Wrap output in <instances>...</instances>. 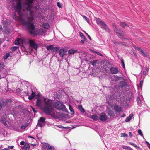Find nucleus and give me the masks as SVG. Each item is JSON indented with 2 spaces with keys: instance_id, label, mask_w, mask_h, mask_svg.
Returning a JSON list of instances; mask_svg holds the SVG:
<instances>
[{
  "instance_id": "nucleus-1",
  "label": "nucleus",
  "mask_w": 150,
  "mask_h": 150,
  "mask_svg": "<svg viewBox=\"0 0 150 150\" xmlns=\"http://www.w3.org/2000/svg\"><path fill=\"white\" fill-rule=\"evenodd\" d=\"M34 0H27V2L25 5L27 6H25V9L27 11H30L29 16L28 17V21H26L24 19H21V21L23 25L26 27L29 31L31 34L38 35L35 30V28L34 24L31 22L34 19V12L31 11L33 6L31 4L33 3Z\"/></svg>"
},
{
  "instance_id": "nucleus-2",
  "label": "nucleus",
  "mask_w": 150,
  "mask_h": 150,
  "mask_svg": "<svg viewBox=\"0 0 150 150\" xmlns=\"http://www.w3.org/2000/svg\"><path fill=\"white\" fill-rule=\"evenodd\" d=\"M42 109L43 111L46 114L53 117L55 116V111L53 109L51 101L49 100L45 101L44 105Z\"/></svg>"
},
{
  "instance_id": "nucleus-3",
  "label": "nucleus",
  "mask_w": 150,
  "mask_h": 150,
  "mask_svg": "<svg viewBox=\"0 0 150 150\" xmlns=\"http://www.w3.org/2000/svg\"><path fill=\"white\" fill-rule=\"evenodd\" d=\"M54 106L59 110H61L64 111L66 109L65 105L61 102L57 101L53 104Z\"/></svg>"
},
{
  "instance_id": "nucleus-4",
  "label": "nucleus",
  "mask_w": 150,
  "mask_h": 150,
  "mask_svg": "<svg viewBox=\"0 0 150 150\" xmlns=\"http://www.w3.org/2000/svg\"><path fill=\"white\" fill-rule=\"evenodd\" d=\"M112 26L114 28V30L115 32L117 35L119 37H123L125 36V34L124 32L118 28L117 25L114 23L112 24Z\"/></svg>"
},
{
  "instance_id": "nucleus-5",
  "label": "nucleus",
  "mask_w": 150,
  "mask_h": 150,
  "mask_svg": "<svg viewBox=\"0 0 150 150\" xmlns=\"http://www.w3.org/2000/svg\"><path fill=\"white\" fill-rule=\"evenodd\" d=\"M47 49L48 51L51 50L52 52H55L58 50L59 48L57 47H54L53 45H50L47 47Z\"/></svg>"
},
{
  "instance_id": "nucleus-6",
  "label": "nucleus",
  "mask_w": 150,
  "mask_h": 150,
  "mask_svg": "<svg viewBox=\"0 0 150 150\" xmlns=\"http://www.w3.org/2000/svg\"><path fill=\"white\" fill-rule=\"evenodd\" d=\"M135 50H137L139 52H140L144 57H146L148 56V53L146 52H145L144 50H142L141 48L135 47Z\"/></svg>"
},
{
  "instance_id": "nucleus-7",
  "label": "nucleus",
  "mask_w": 150,
  "mask_h": 150,
  "mask_svg": "<svg viewBox=\"0 0 150 150\" xmlns=\"http://www.w3.org/2000/svg\"><path fill=\"white\" fill-rule=\"evenodd\" d=\"M29 43L30 46L32 47L35 50H36L38 48V45L37 44L35 43L34 41L30 40L29 41Z\"/></svg>"
},
{
  "instance_id": "nucleus-8",
  "label": "nucleus",
  "mask_w": 150,
  "mask_h": 150,
  "mask_svg": "<svg viewBox=\"0 0 150 150\" xmlns=\"http://www.w3.org/2000/svg\"><path fill=\"white\" fill-rule=\"evenodd\" d=\"M99 119L102 122H105L107 119V117L104 113H102L100 115Z\"/></svg>"
},
{
  "instance_id": "nucleus-9",
  "label": "nucleus",
  "mask_w": 150,
  "mask_h": 150,
  "mask_svg": "<svg viewBox=\"0 0 150 150\" xmlns=\"http://www.w3.org/2000/svg\"><path fill=\"white\" fill-rule=\"evenodd\" d=\"M101 26V28L105 31L109 33L110 32V29L105 22Z\"/></svg>"
},
{
  "instance_id": "nucleus-10",
  "label": "nucleus",
  "mask_w": 150,
  "mask_h": 150,
  "mask_svg": "<svg viewBox=\"0 0 150 150\" xmlns=\"http://www.w3.org/2000/svg\"><path fill=\"white\" fill-rule=\"evenodd\" d=\"M110 70L111 73L112 74H116L119 72L118 69L114 67L110 68Z\"/></svg>"
},
{
  "instance_id": "nucleus-11",
  "label": "nucleus",
  "mask_w": 150,
  "mask_h": 150,
  "mask_svg": "<svg viewBox=\"0 0 150 150\" xmlns=\"http://www.w3.org/2000/svg\"><path fill=\"white\" fill-rule=\"evenodd\" d=\"M66 51L64 49H60L59 51V55L61 57H63L66 54Z\"/></svg>"
},
{
  "instance_id": "nucleus-12",
  "label": "nucleus",
  "mask_w": 150,
  "mask_h": 150,
  "mask_svg": "<svg viewBox=\"0 0 150 150\" xmlns=\"http://www.w3.org/2000/svg\"><path fill=\"white\" fill-rule=\"evenodd\" d=\"M31 91L32 93L31 95H29L28 96V99L30 100H31L36 96L35 93L33 91L32 89H31Z\"/></svg>"
},
{
  "instance_id": "nucleus-13",
  "label": "nucleus",
  "mask_w": 150,
  "mask_h": 150,
  "mask_svg": "<svg viewBox=\"0 0 150 150\" xmlns=\"http://www.w3.org/2000/svg\"><path fill=\"white\" fill-rule=\"evenodd\" d=\"M96 23L98 25L101 26L105 22L99 18H97Z\"/></svg>"
},
{
  "instance_id": "nucleus-14",
  "label": "nucleus",
  "mask_w": 150,
  "mask_h": 150,
  "mask_svg": "<svg viewBox=\"0 0 150 150\" xmlns=\"http://www.w3.org/2000/svg\"><path fill=\"white\" fill-rule=\"evenodd\" d=\"M44 145L46 147L47 149L49 150H54V148L53 146H50L49 144L45 143Z\"/></svg>"
},
{
  "instance_id": "nucleus-15",
  "label": "nucleus",
  "mask_w": 150,
  "mask_h": 150,
  "mask_svg": "<svg viewBox=\"0 0 150 150\" xmlns=\"http://www.w3.org/2000/svg\"><path fill=\"white\" fill-rule=\"evenodd\" d=\"M15 8L16 9H18L19 11H20L21 8V4L20 2H18Z\"/></svg>"
},
{
  "instance_id": "nucleus-16",
  "label": "nucleus",
  "mask_w": 150,
  "mask_h": 150,
  "mask_svg": "<svg viewBox=\"0 0 150 150\" xmlns=\"http://www.w3.org/2000/svg\"><path fill=\"white\" fill-rule=\"evenodd\" d=\"M114 109L116 111L118 112H120L121 111V107L117 105H115L114 106Z\"/></svg>"
},
{
  "instance_id": "nucleus-17",
  "label": "nucleus",
  "mask_w": 150,
  "mask_h": 150,
  "mask_svg": "<svg viewBox=\"0 0 150 150\" xmlns=\"http://www.w3.org/2000/svg\"><path fill=\"white\" fill-rule=\"evenodd\" d=\"M77 51L75 49H71L68 50V53L69 54L71 55L74 54L77 52Z\"/></svg>"
},
{
  "instance_id": "nucleus-18",
  "label": "nucleus",
  "mask_w": 150,
  "mask_h": 150,
  "mask_svg": "<svg viewBox=\"0 0 150 150\" xmlns=\"http://www.w3.org/2000/svg\"><path fill=\"white\" fill-rule=\"evenodd\" d=\"M36 105L38 107H41L42 105V100H41L38 99L37 100L36 102Z\"/></svg>"
},
{
  "instance_id": "nucleus-19",
  "label": "nucleus",
  "mask_w": 150,
  "mask_h": 150,
  "mask_svg": "<svg viewBox=\"0 0 150 150\" xmlns=\"http://www.w3.org/2000/svg\"><path fill=\"white\" fill-rule=\"evenodd\" d=\"M30 146L29 144L28 143H26L24 145L23 147V148L26 150H28L30 149Z\"/></svg>"
},
{
  "instance_id": "nucleus-20",
  "label": "nucleus",
  "mask_w": 150,
  "mask_h": 150,
  "mask_svg": "<svg viewBox=\"0 0 150 150\" xmlns=\"http://www.w3.org/2000/svg\"><path fill=\"white\" fill-rule=\"evenodd\" d=\"M90 118L93 119L94 121H97L99 119V117L95 115H92Z\"/></svg>"
},
{
  "instance_id": "nucleus-21",
  "label": "nucleus",
  "mask_w": 150,
  "mask_h": 150,
  "mask_svg": "<svg viewBox=\"0 0 150 150\" xmlns=\"http://www.w3.org/2000/svg\"><path fill=\"white\" fill-rule=\"evenodd\" d=\"M133 116V115L132 114H131L129 116L127 117L125 120V122H127L129 121L132 119Z\"/></svg>"
},
{
  "instance_id": "nucleus-22",
  "label": "nucleus",
  "mask_w": 150,
  "mask_h": 150,
  "mask_svg": "<svg viewBox=\"0 0 150 150\" xmlns=\"http://www.w3.org/2000/svg\"><path fill=\"white\" fill-rule=\"evenodd\" d=\"M78 108L79 110L82 112L84 113L85 112V110L84 108H83L81 105H78Z\"/></svg>"
},
{
  "instance_id": "nucleus-23",
  "label": "nucleus",
  "mask_w": 150,
  "mask_h": 150,
  "mask_svg": "<svg viewBox=\"0 0 150 150\" xmlns=\"http://www.w3.org/2000/svg\"><path fill=\"white\" fill-rule=\"evenodd\" d=\"M120 86L122 87H125L127 85L126 82L124 81H122L120 82Z\"/></svg>"
},
{
  "instance_id": "nucleus-24",
  "label": "nucleus",
  "mask_w": 150,
  "mask_h": 150,
  "mask_svg": "<svg viewBox=\"0 0 150 150\" xmlns=\"http://www.w3.org/2000/svg\"><path fill=\"white\" fill-rule=\"evenodd\" d=\"M69 110H70L71 111V115H73L74 114V111L72 108V106L71 105H69Z\"/></svg>"
},
{
  "instance_id": "nucleus-25",
  "label": "nucleus",
  "mask_w": 150,
  "mask_h": 150,
  "mask_svg": "<svg viewBox=\"0 0 150 150\" xmlns=\"http://www.w3.org/2000/svg\"><path fill=\"white\" fill-rule=\"evenodd\" d=\"M43 27L45 29H48L49 27V25L48 23H45L43 24Z\"/></svg>"
},
{
  "instance_id": "nucleus-26",
  "label": "nucleus",
  "mask_w": 150,
  "mask_h": 150,
  "mask_svg": "<svg viewBox=\"0 0 150 150\" xmlns=\"http://www.w3.org/2000/svg\"><path fill=\"white\" fill-rule=\"evenodd\" d=\"M120 25L123 28H124L125 26H129L127 25L125 22H121L120 24Z\"/></svg>"
},
{
  "instance_id": "nucleus-27",
  "label": "nucleus",
  "mask_w": 150,
  "mask_h": 150,
  "mask_svg": "<svg viewBox=\"0 0 150 150\" xmlns=\"http://www.w3.org/2000/svg\"><path fill=\"white\" fill-rule=\"evenodd\" d=\"M10 54L9 53H6L3 57V58L4 60H6L9 57Z\"/></svg>"
},
{
  "instance_id": "nucleus-28",
  "label": "nucleus",
  "mask_w": 150,
  "mask_h": 150,
  "mask_svg": "<svg viewBox=\"0 0 150 150\" xmlns=\"http://www.w3.org/2000/svg\"><path fill=\"white\" fill-rule=\"evenodd\" d=\"M45 119L43 117H41L38 120V122L44 123L45 122Z\"/></svg>"
},
{
  "instance_id": "nucleus-29",
  "label": "nucleus",
  "mask_w": 150,
  "mask_h": 150,
  "mask_svg": "<svg viewBox=\"0 0 150 150\" xmlns=\"http://www.w3.org/2000/svg\"><path fill=\"white\" fill-rule=\"evenodd\" d=\"M108 113V115L110 117L113 116L114 115L113 112L111 110L109 111Z\"/></svg>"
},
{
  "instance_id": "nucleus-30",
  "label": "nucleus",
  "mask_w": 150,
  "mask_h": 150,
  "mask_svg": "<svg viewBox=\"0 0 150 150\" xmlns=\"http://www.w3.org/2000/svg\"><path fill=\"white\" fill-rule=\"evenodd\" d=\"M20 39L19 38H17V40H15V44L16 45H18L20 44L19 41Z\"/></svg>"
},
{
  "instance_id": "nucleus-31",
  "label": "nucleus",
  "mask_w": 150,
  "mask_h": 150,
  "mask_svg": "<svg viewBox=\"0 0 150 150\" xmlns=\"http://www.w3.org/2000/svg\"><path fill=\"white\" fill-rule=\"evenodd\" d=\"M129 144L130 145L133 146L136 148H137L139 149L140 148L139 147H138L136 144H134V143L132 142H129Z\"/></svg>"
},
{
  "instance_id": "nucleus-32",
  "label": "nucleus",
  "mask_w": 150,
  "mask_h": 150,
  "mask_svg": "<svg viewBox=\"0 0 150 150\" xmlns=\"http://www.w3.org/2000/svg\"><path fill=\"white\" fill-rule=\"evenodd\" d=\"M97 60H93L91 62V64L93 66H94L96 65V64L97 63Z\"/></svg>"
},
{
  "instance_id": "nucleus-33",
  "label": "nucleus",
  "mask_w": 150,
  "mask_h": 150,
  "mask_svg": "<svg viewBox=\"0 0 150 150\" xmlns=\"http://www.w3.org/2000/svg\"><path fill=\"white\" fill-rule=\"evenodd\" d=\"M1 121L4 125H7L6 122V120L5 119H3L2 120H1Z\"/></svg>"
},
{
  "instance_id": "nucleus-34",
  "label": "nucleus",
  "mask_w": 150,
  "mask_h": 150,
  "mask_svg": "<svg viewBox=\"0 0 150 150\" xmlns=\"http://www.w3.org/2000/svg\"><path fill=\"white\" fill-rule=\"evenodd\" d=\"M82 16L86 20V21L88 23H89V19L87 17L84 15H82Z\"/></svg>"
},
{
  "instance_id": "nucleus-35",
  "label": "nucleus",
  "mask_w": 150,
  "mask_h": 150,
  "mask_svg": "<svg viewBox=\"0 0 150 150\" xmlns=\"http://www.w3.org/2000/svg\"><path fill=\"white\" fill-rule=\"evenodd\" d=\"M4 67V63H0V69H3Z\"/></svg>"
},
{
  "instance_id": "nucleus-36",
  "label": "nucleus",
  "mask_w": 150,
  "mask_h": 150,
  "mask_svg": "<svg viewBox=\"0 0 150 150\" xmlns=\"http://www.w3.org/2000/svg\"><path fill=\"white\" fill-rule=\"evenodd\" d=\"M81 34H80V36L81 38L84 40H85V41H86V38L85 36L84 35H83L82 33H81Z\"/></svg>"
},
{
  "instance_id": "nucleus-37",
  "label": "nucleus",
  "mask_w": 150,
  "mask_h": 150,
  "mask_svg": "<svg viewBox=\"0 0 150 150\" xmlns=\"http://www.w3.org/2000/svg\"><path fill=\"white\" fill-rule=\"evenodd\" d=\"M122 147L124 149H126L127 150L130 149V148L129 147H128L126 146H123Z\"/></svg>"
},
{
  "instance_id": "nucleus-38",
  "label": "nucleus",
  "mask_w": 150,
  "mask_h": 150,
  "mask_svg": "<svg viewBox=\"0 0 150 150\" xmlns=\"http://www.w3.org/2000/svg\"><path fill=\"white\" fill-rule=\"evenodd\" d=\"M121 64L123 66V68H125V66L124 64V61L123 59H121Z\"/></svg>"
},
{
  "instance_id": "nucleus-39",
  "label": "nucleus",
  "mask_w": 150,
  "mask_h": 150,
  "mask_svg": "<svg viewBox=\"0 0 150 150\" xmlns=\"http://www.w3.org/2000/svg\"><path fill=\"white\" fill-rule=\"evenodd\" d=\"M138 133L142 137H143V136H144L143 135L141 131V130L140 129H139L138 130Z\"/></svg>"
},
{
  "instance_id": "nucleus-40",
  "label": "nucleus",
  "mask_w": 150,
  "mask_h": 150,
  "mask_svg": "<svg viewBox=\"0 0 150 150\" xmlns=\"http://www.w3.org/2000/svg\"><path fill=\"white\" fill-rule=\"evenodd\" d=\"M56 126L59 128H62V129H64L67 128V127H64L63 126L61 125H57Z\"/></svg>"
},
{
  "instance_id": "nucleus-41",
  "label": "nucleus",
  "mask_w": 150,
  "mask_h": 150,
  "mask_svg": "<svg viewBox=\"0 0 150 150\" xmlns=\"http://www.w3.org/2000/svg\"><path fill=\"white\" fill-rule=\"evenodd\" d=\"M28 124H25V125L22 126L21 127V129H24L28 126Z\"/></svg>"
},
{
  "instance_id": "nucleus-42",
  "label": "nucleus",
  "mask_w": 150,
  "mask_h": 150,
  "mask_svg": "<svg viewBox=\"0 0 150 150\" xmlns=\"http://www.w3.org/2000/svg\"><path fill=\"white\" fill-rule=\"evenodd\" d=\"M57 5L59 8H62V5L59 2H58L57 3Z\"/></svg>"
},
{
  "instance_id": "nucleus-43",
  "label": "nucleus",
  "mask_w": 150,
  "mask_h": 150,
  "mask_svg": "<svg viewBox=\"0 0 150 150\" xmlns=\"http://www.w3.org/2000/svg\"><path fill=\"white\" fill-rule=\"evenodd\" d=\"M143 83V80H142L140 81L139 83V86L140 87L142 88Z\"/></svg>"
},
{
  "instance_id": "nucleus-44",
  "label": "nucleus",
  "mask_w": 150,
  "mask_h": 150,
  "mask_svg": "<svg viewBox=\"0 0 150 150\" xmlns=\"http://www.w3.org/2000/svg\"><path fill=\"white\" fill-rule=\"evenodd\" d=\"M17 48H18V47L15 46L14 47L12 48V50H14V51L16 50Z\"/></svg>"
},
{
  "instance_id": "nucleus-45",
  "label": "nucleus",
  "mask_w": 150,
  "mask_h": 150,
  "mask_svg": "<svg viewBox=\"0 0 150 150\" xmlns=\"http://www.w3.org/2000/svg\"><path fill=\"white\" fill-rule=\"evenodd\" d=\"M121 136L123 137H127L128 135L125 133H122Z\"/></svg>"
},
{
  "instance_id": "nucleus-46",
  "label": "nucleus",
  "mask_w": 150,
  "mask_h": 150,
  "mask_svg": "<svg viewBox=\"0 0 150 150\" xmlns=\"http://www.w3.org/2000/svg\"><path fill=\"white\" fill-rule=\"evenodd\" d=\"M20 144L21 145H23L25 144V142L24 141H22L21 142Z\"/></svg>"
},
{
  "instance_id": "nucleus-47",
  "label": "nucleus",
  "mask_w": 150,
  "mask_h": 150,
  "mask_svg": "<svg viewBox=\"0 0 150 150\" xmlns=\"http://www.w3.org/2000/svg\"><path fill=\"white\" fill-rule=\"evenodd\" d=\"M38 126H40V127H42L44 126L42 124L40 123L39 122H38Z\"/></svg>"
},
{
  "instance_id": "nucleus-48",
  "label": "nucleus",
  "mask_w": 150,
  "mask_h": 150,
  "mask_svg": "<svg viewBox=\"0 0 150 150\" xmlns=\"http://www.w3.org/2000/svg\"><path fill=\"white\" fill-rule=\"evenodd\" d=\"M85 34L88 36V37L89 38V39L91 40V38L90 35L86 32H85Z\"/></svg>"
},
{
  "instance_id": "nucleus-49",
  "label": "nucleus",
  "mask_w": 150,
  "mask_h": 150,
  "mask_svg": "<svg viewBox=\"0 0 150 150\" xmlns=\"http://www.w3.org/2000/svg\"><path fill=\"white\" fill-rule=\"evenodd\" d=\"M14 146H8V149H12L14 148Z\"/></svg>"
},
{
  "instance_id": "nucleus-50",
  "label": "nucleus",
  "mask_w": 150,
  "mask_h": 150,
  "mask_svg": "<svg viewBox=\"0 0 150 150\" xmlns=\"http://www.w3.org/2000/svg\"><path fill=\"white\" fill-rule=\"evenodd\" d=\"M32 110H33V111L35 113H36L37 112V111L35 110V109L33 108V107H31Z\"/></svg>"
},
{
  "instance_id": "nucleus-51",
  "label": "nucleus",
  "mask_w": 150,
  "mask_h": 150,
  "mask_svg": "<svg viewBox=\"0 0 150 150\" xmlns=\"http://www.w3.org/2000/svg\"><path fill=\"white\" fill-rule=\"evenodd\" d=\"M118 43H119L118 44H120V45H125V42L122 43L120 42H119Z\"/></svg>"
},
{
  "instance_id": "nucleus-52",
  "label": "nucleus",
  "mask_w": 150,
  "mask_h": 150,
  "mask_svg": "<svg viewBox=\"0 0 150 150\" xmlns=\"http://www.w3.org/2000/svg\"><path fill=\"white\" fill-rule=\"evenodd\" d=\"M137 100H138V103H139V102H140V99L139 98V97H138L137 98Z\"/></svg>"
},
{
  "instance_id": "nucleus-53",
  "label": "nucleus",
  "mask_w": 150,
  "mask_h": 150,
  "mask_svg": "<svg viewBox=\"0 0 150 150\" xmlns=\"http://www.w3.org/2000/svg\"><path fill=\"white\" fill-rule=\"evenodd\" d=\"M97 54L100 56H102V54L99 52H97Z\"/></svg>"
},
{
  "instance_id": "nucleus-54",
  "label": "nucleus",
  "mask_w": 150,
  "mask_h": 150,
  "mask_svg": "<svg viewBox=\"0 0 150 150\" xmlns=\"http://www.w3.org/2000/svg\"><path fill=\"white\" fill-rule=\"evenodd\" d=\"M129 134L130 137H131L132 136V133L131 132H129Z\"/></svg>"
},
{
  "instance_id": "nucleus-55",
  "label": "nucleus",
  "mask_w": 150,
  "mask_h": 150,
  "mask_svg": "<svg viewBox=\"0 0 150 150\" xmlns=\"http://www.w3.org/2000/svg\"><path fill=\"white\" fill-rule=\"evenodd\" d=\"M84 40H81V43H82V44H83L84 43Z\"/></svg>"
},
{
  "instance_id": "nucleus-56",
  "label": "nucleus",
  "mask_w": 150,
  "mask_h": 150,
  "mask_svg": "<svg viewBox=\"0 0 150 150\" xmlns=\"http://www.w3.org/2000/svg\"><path fill=\"white\" fill-rule=\"evenodd\" d=\"M28 138H33V139H34V137H33L32 136H28Z\"/></svg>"
},
{
  "instance_id": "nucleus-57",
  "label": "nucleus",
  "mask_w": 150,
  "mask_h": 150,
  "mask_svg": "<svg viewBox=\"0 0 150 150\" xmlns=\"http://www.w3.org/2000/svg\"><path fill=\"white\" fill-rule=\"evenodd\" d=\"M12 102V100L11 99H9L7 100V102H10V103Z\"/></svg>"
},
{
  "instance_id": "nucleus-58",
  "label": "nucleus",
  "mask_w": 150,
  "mask_h": 150,
  "mask_svg": "<svg viewBox=\"0 0 150 150\" xmlns=\"http://www.w3.org/2000/svg\"><path fill=\"white\" fill-rule=\"evenodd\" d=\"M125 116H126V115H125V114H124L121 116V117H123Z\"/></svg>"
},
{
  "instance_id": "nucleus-59",
  "label": "nucleus",
  "mask_w": 150,
  "mask_h": 150,
  "mask_svg": "<svg viewBox=\"0 0 150 150\" xmlns=\"http://www.w3.org/2000/svg\"><path fill=\"white\" fill-rule=\"evenodd\" d=\"M2 107V105L1 103H0V110L1 109Z\"/></svg>"
},
{
  "instance_id": "nucleus-60",
  "label": "nucleus",
  "mask_w": 150,
  "mask_h": 150,
  "mask_svg": "<svg viewBox=\"0 0 150 150\" xmlns=\"http://www.w3.org/2000/svg\"><path fill=\"white\" fill-rule=\"evenodd\" d=\"M91 51H92L93 52V53H96V54H97V52H96V51H94L93 50H91Z\"/></svg>"
},
{
  "instance_id": "nucleus-61",
  "label": "nucleus",
  "mask_w": 150,
  "mask_h": 150,
  "mask_svg": "<svg viewBox=\"0 0 150 150\" xmlns=\"http://www.w3.org/2000/svg\"><path fill=\"white\" fill-rule=\"evenodd\" d=\"M2 29V26H1V25H0V31Z\"/></svg>"
},
{
  "instance_id": "nucleus-62",
  "label": "nucleus",
  "mask_w": 150,
  "mask_h": 150,
  "mask_svg": "<svg viewBox=\"0 0 150 150\" xmlns=\"http://www.w3.org/2000/svg\"><path fill=\"white\" fill-rule=\"evenodd\" d=\"M119 42H114V43L115 44V45H117V44H119Z\"/></svg>"
},
{
  "instance_id": "nucleus-63",
  "label": "nucleus",
  "mask_w": 150,
  "mask_h": 150,
  "mask_svg": "<svg viewBox=\"0 0 150 150\" xmlns=\"http://www.w3.org/2000/svg\"><path fill=\"white\" fill-rule=\"evenodd\" d=\"M147 146L148 147V148L150 149V144H148V145H147Z\"/></svg>"
},
{
  "instance_id": "nucleus-64",
  "label": "nucleus",
  "mask_w": 150,
  "mask_h": 150,
  "mask_svg": "<svg viewBox=\"0 0 150 150\" xmlns=\"http://www.w3.org/2000/svg\"><path fill=\"white\" fill-rule=\"evenodd\" d=\"M2 150H9V149H7V148H4V149H2Z\"/></svg>"
}]
</instances>
